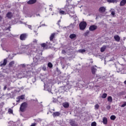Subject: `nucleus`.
Masks as SVG:
<instances>
[{
    "instance_id": "nucleus-1",
    "label": "nucleus",
    "mask_w": 126,
    "mask_h": 126,
    "mask_svg": "<svg viewBox=\"0 0 126 126\" xmlns=\"http://www.w3.org/2000/svg\"><path fill=\"white\" fill-rule=\"evenodd\" d=\"M68 0L71 1L72 0ZM68 0H66V3L64 8H62L59 9V13L61 15L66 14V13L70 11V10L71 9V8H72V5L69 4V3H68Z\"/></svg>"
},
{
    "instance_id": "nucleus-2",
    "label": "nucleus",
    "mask_w": 126,
    "mask_h": 126,
    "mask_svg": "<svg viewBox=\"0 0 126 126\" xmlns=\"http://www.w3.org/2000/svg\"><path fill=\"white\" fill-rule=\"evenodd\" d=\"M39 62H40V59H37V56L36 57H34L33 58V62L32 63L31 65L29 64H20V66L22 67H29V68H30L32 66H36V65H37V64H39Z\"/></svg>"
},
{
    "instance_id": "nucleus-3",
    "label": "nucleus",
    "mask_w": 126,
    "mask_h": 126,
    "mask_svg": "<svg viewBox=\"0 0 126 126\" xmlns=\"http://www.w3.org/2000/svg\"><path fill=\"white\" fill-rule=\"evenodd\" d=\"M27 108V103L26 102H24L21 104L20 107V110L21 112H24L25 111V109Z\"/></svg>"
},
{
    "instance_id": "nucleus-4",
    "label": "nucleus",
    "mask_w": 126,
    "mask_h": 126,
    "mask_svg": "<svg viewBox=\"0 0 126 126\" xmlns=\"http://www.w3.org/2000/svg\"><path fill=\"white\" fill-rule=\"evenodd\" d=\"M87 24L85 22H82L79 24L80 29L81 30H84L86 28Z\"/></svg>"
},
{
    "instance_id": "nucleus-5",
    "label": "nucleus",
    "mask_w": 126,
    "mask_h": 126,
    "mask_svg": "<svg viewBox=\"0 0 126 126\" xmlns=\"http://www.w3.org/2000/svg\"><path fill=\"white\" fill-rule=\"evenodd\" d=\"M26 38H27V34L26 33H23L20 36V39L21 41H25V40H26Z\"/></svg>"
},
{
    "instance_id": "nucleus-6",
    "label": "nucleus",
    "mask_w": 126,
    "mask_h": 126,
    "mask_svg": "<svg viewBox=\"0 0 126 126\" xmlns=\"http://www.w3.org/2000/svg\"><path fill=\"white\" fill-rule=\"evenodd\" d=\"M6 63H7V59H5L3 60V62H0V66H5V65H6Z\"/></svg>"
},
{
    "instance_id": "nucleus-7",
    "label": "nucleus",
    "mask_w": 126,
    "mask_h": 126,
    "mask_svg": "<svg viewBox=\"0 0 126 126\" xmlns=\"http://www.w3.org/2000/svg\"><path fill=\"white\" fill-rule=\"evenodd\" d=\"M97 28H98L97 26L93 25L89 27V30L90 31H95V30H96Z\"/></svg>"
},
{
    "instance_id": "nucleus-8",
    "label": "nucleus",
    "mask_w": 126,
    "mask_h": 126,
    "mask_svg": "<svg viewBox=\"0 0 126 126\" xmlns=\"http://www.w3.org/2000/svg\"><path fill=\"white\" fill-rule=\"evenodd\" d=\"M98 11H99V12H101V13H104V12L106 11V7H100L98 9Z\"/></svg>"
},
{
    "instance_id": "nucleus-9",
    "label": "nucleus",
    "mask_w": 126,
    "mask_h": 126,
    "mask_svg": "<svg viewBox=\"0 0 126 126\" xmlns=\"http://www.w3.org/2000/svg\"><path fill=\"white\" fill-rule=\"evenodd\" d=\"M52 115H53V117H54V118H56V117H60V116H61V112H54Z\"/></svg>"
},
{
    "instance_id": "nucleus-10",
    "label": "nucleus",
    "mask_w": 126,
    "mask_h": 126,
    "mask_svg": "<svg viewBox=\"0 0 126 126\" xmlns=\"http://www.w3.org/2000/svg\"><path fill=\"white\" fill-rule=\"evenodd\" d=\"M70 125H71V126H78V124L73 120H71L70 121Z\"/></svg>"
},
{
    "instance_id": "nucleus-11",
    "label": "nucleus",
    "mask_w": 126,
    "mask_h": 126,
    "mask_svg": "<svg viewBox=\"0 0 126 126\" xmlns=\"http://www.w3.org/2000/svg\"><path fill=\"white\" fill-rule=\"evenodd\" d=\"M13 14H12V13L11 12H8L6 15V17H7L9 19H10L12 16H13Z\"/></svg>"
},
{
    "instance_id": "nucleus-12",
    "label": "nucleus",
    "mask_w": 126,
    "mask_h": 126,
    "mask_svg": "<svg viewBox=\"0 0 126 126\" xmlns=\"http://www.w3.org/2000/svg\"><path fill=\"white\" fill-rule=\"evenodd\" d=\"M37 2V0H30L28 1V4H34L35 2Z\"/></svg>"
},
{
    "instance_id": "nucleus-13",
    "label": "nucleus",
    "mask_w": 126,
    "mask_h": 126,
    "mask_svg": "<svg viewBox=\"0 0 126 126\" xmlns=\"http://www.w3.org/2000/svg\"><path fill=\"white\" fill-rule=\"evenodd\" d=\"M114 38L115 41H116L117 42H120V41L121 40V38H120V36L118 35H115Z\"/></svg>"
},
{
    "instance_id": "nucleus-14",
    "label": "nucleus",
    "mask_w": 126,
    "mask_h": 126,
    "mask_svg": "<svg viewBox=\"0 0 126 126\" xmlns=\"http://www.w3.org/2000/svg\"><path fill=\"white\" fill-rule=\"evenodd\" d=\"M55 36H56V33L54 32L51 34V35L50 36V41H53V39L55 38Z\"/></svg>"
},
{
    "instance_id": "nucleus-15",
    "label": "nucleus",
    "mask_w": 126,
    "mask_h": 126,
    "mask_svg": "<svg viewBox=\"0 0 126 126\" xmlns=\"http://www.w3.org/2000/svg\"><path fill=\"white\" fill-rule=\"evenodd\" d=\"M63 106L64 108H68L69 107V103L67 102H64L63 103Z\"/></svg>"
},
{
    "instance_id": "nucleus-16",
    "label": "nucleus",
    "mask_w": 126,
    "mask_h": 126,
    "mask_svg": "<svg viewBox=\"0 0 126 126\" xmlns=\"http://www.w3.org/2000/svg\"><path fill=\"white\" fill-rule=\"evenodd\" d=\"M102 121H103L104 125H107V124H108V119L106 117L103 118Z\"/></svg>"
},
{
    "instance_id": "nucleus-17",
    "label": "nucleus",
    "mask_w": 126,
    "mask_h": 126,
    "mask_svg": "<svg viewBox=\"0 0 126 126\" xmlns=\"http://www.w3.org/2000/svg\"><path fill=\"white\" fill-rule=\"evenodd\" d=\"M107 2H109V3H117L118 2V0H107Z\"/></svg>"
},
{
    "instance_id": "nucleus-18",
    "label": "nucleus",
    "mask_w": 126,
    "mask_h": 126,
    "mask_svg": "<svg viewBox=\"0 0 126 126\" xmlns=\"http://www.w3.org/2000/svg\"><path fill=\"white\" fill-rule=\"evenodd\" d=\"M15 62L14 61H11L9 63L8 66L9 67H12L14 65Z\"/></svg>"
},
{
    "instance_id": "nucleus-19",
    "label": "nucleus",
    "mask_w": 126,
    "mask_h": 126,
    "mask_svg": "<svg viewBox=\"0 0 126 126\" xmlns=\"http://www.w3.org/2000/svg\"><path fill=\"white\" fill-rule=\"evenodd\" d=\"M96 71H97V69L95 68V67L93 66L92 67V72L93 74H95Z\"/></svg>"
},
{
    "instance_id": "nucleus-20",
    "label": "nucleus",
    "mask_w": 126,
    "mask_h": 126,
    "mask_svg": "<svg viewBox=\"0 0 126 126\" xmlns=\"http://www.w3.org/2000/svg\"><path fill=\"white\" fill-rule=\"evenodd\" d=\"M126 3V0H122L120 2V6H124Z\"/></svg>"
},
{
    "instance_id": "nucleus-21",
    "label": "nucleus",
    "mask_w": 126,
    "mask_h": 126,
    "mask_svg": "<svg viewBox=\"0 0 126 126\" xmlns=\"http://www.w3.org/2000/svg\"><path fill=\"white\" fill-rule=\"evenodd\" d=\"M78 52L79 53H80L81 54H84V53L86 52V50H85V49H79L78 50Z\"/></svg>"
},
{
    "instance_id": "nucleus-22",
    "label": "nucleus",
    "mask_w": 126,
    "mask_h": 126,
    "mask_svg": "<svg viewBox=\"0 0 126 126\" xmlns=\"http://www.w3.org/2000/svg\"><path fill=\"white\" fill-rule=\"evenodd\" d=\"M106 48H107V46H103V47H102L100 49V52H101V53L104 52L105 50H106Z\"/></svg>"
},
{
    "instance_id": "nucleus-23",
    "label": "nucleus",
    "mask_w": 126,
    "mask_h": 126,
    "mask_svg": "<svg viewBox=\"0 0 126 126\" xmlns=\"http://www.w3.org/2000/svg\"><path fill=\"white\" fill-rule=\"evenodd\" d=\"M76 37V34H71L69 36L70 39H74Z\"/></svg>"
},
{
    "instance_id": "nucleus-24",
    "label": "nucleus",
    "mask_w": 126,
    "mask_h": 126,
    "mask_svg": "<svg viewBox=\"0 0 126 126\" xmlns=\"http://www.w3.org/2000/svg\"><path fill=\"white\" fill-rule=\"evenodd\" d=\"M107 100L108 101L110 102V103H112V102H113V98H112V96H111L108 97Z\"/></svg>"
},
{
    "instance_id": "nucleus-25",
    "label": "nucleus",
    "mask_w": 126,
    "mask_h": 126,
    "mask_svg": "<svg viewBox=\"0 0 126 126\" xmlns=\"http://www.w3.org/2000/svg\"><path fill=\"white\" fill-rule=\"evenodd\" d=\"M107 94L104 93L103 94H102L101 98H102L103 99H105V98H107Z\"/></svg>"
},
{
    "instance_id": "nucleus-26",
    "label": "nucleus",
    "mask_w": 126,
    "mask_h": 126,
    "mask_svg": "<svg viewBox=\"0 0 126 126\" xmlns=\"http://www.w3.org/2000/svg\"><path fill=\"white\" fill-rule=\"evenodd\" d=\"M47 65L48 67H50V68H52V67H53V64L50 62L48 63Z\"/></svg>"
},
{
    "instance_id": "nucleus-27",
    "label": "nucleus",
    "mask_w": 126,
    "mask_h": 126,
    "mask_svg": "<svg viewBox=\"0 0 126 126\" xmlns=\"http://www.w3.org/2000/svg\"><path fill=\"white\" fill-rule=\"evenodd\" d=\"M20 99H21V100H24L25 99V95H22L20 96H19Z\"/></svg>"
},
{
    "instance_id": "nucleus-28",
    "label": "nucleus",
    "mask_w": 126,
    "mask_h": 126,
    "mask_svg": "<svg viewBox=\"0 0 126 126\" xmlns=\"http://www.w3.org/2000/svg\"><path fill=\"white\" fill-rule=\"evenodd\" d=\"M110 119L112 120V121H115V120H116V116L114 115H112L110 117Z\"/></svg>"
},
{
    "instance_id": "nucleus-29",
    "label": "nucleus",
    "mask_w": 126,
    "mask_h": 126,
    "mask_svg": "<svg viewBox=\"0 0 126 126\" xmlns=\"http://www.w3.org/2000/svg\"><path fill=\"white\" fill-rule=\"evenodd\" d=\"M8 112L9 114H13V110H12V109H11V108H9L8 109Z\"/></svg>"
},
{
    "instance_id": "nucleus-30",
    "label": "nucleus",
    "mask_w": 126,
    "mask_h": 126,
    "mask_svg": "<svg viewBox=\"0 0 126 126\" xmlns=\"http://www.w3.org/2000/svg\"><path fill=\"white\" fill-rule=\"evenodd\" d=\"M94 109L95 110H98L99 109V104H96L94 105Z\"/></svg>"
},
{
    "instance_id": "nucleus-31",
    "label": "nucleus",
    "mask_w": 126,
    "mask_h": 126,
    "mask_svg": "<svg viewBox=\"0 0 126 126\" xmlns=\"http://www.w3.org/2000/svg\"><path fill=\"white\" fill-rule=\"evenodd\" d=\"M74 26H75V24H71V25H70L69 27L70 28H74Z\"/></svg>"
},
{
    "instance_id": "nucleus-32",
    "label": "nucleus",
    "mask_w": 126,
    "mask_h": 126,
    "mask_svg": "<svg viewBox=\"0 0 126 126\" xmlns=\"http://www.w3.org/2000/svg\"><path fill=\"white\" fill-rule=\"evenodd\" d=\"M126 102L125 101V102H124L123 104H122L121 105V107H122V108H124V107H126Z\"/></svg>"
},
{
    "instance_id": "nucleus-33",
    "label": "nucleus",
    "mask_w": 126,
    "mask_h": 126,
    "mask_svg": "<svg viewBox=\"0 0 126 126\" xmlns=\"http://www.w3.org/2000/svg\"><path fill=\"white\" fill-rule=\"evenodd\" d=\"M96 125L97 124L96 123V122H94L92 123L91 126H96Z\"/></svg>"
},
{
    "instance_id": "nucleus-34",
    "label": "nucleus",
    "mask_w": 126,
    "mask_h": 126,
    "mask_svg": "<svg viewBox=\"0 0 126 126\" xmlns=\"http://www.w3.org/2000/svg\"><path fill=\"white\" fill-rule=\"evenodd\" d=\"M46 46H47V44L46 43H42L41 44V47H42L43 48H45Z\"/></svg>"
},
{
    "instance_id": "nucleus-35",
    "label": "nucleus",
    "mask_w": 126,
    "mask_h": 126,
    "mask_svg": "<svg viewBox=\"0 0 126 126\" xmlns=\"http://www.w3.org/2000/svg\"><path fill=\"white\" fill-rule=\"evenodd\" d=\"M121 71H123V68H119V70L117 69V72H121Z\"/></svg>"
},
{
    "instance_id": "nucleus-36",
    "label": "nucleus",
    "mask_w": 126,
    "mask_h": 126,
    "mask_svg": "<svg viewBox=\"0 0 126 126\" xmlns=\"http://www.w3.org/2000/svg\"><path fill=\"white\" fill-rule=\"evenodd\" d=\"M89 34V31H87L85 33V36H87Z\"/></svg>"
},
{
    "instance_id": "nucleus-37",
    "label": "nucleus",
    "mask_w": 126,
    "mask_h": 126,
    "mask_svg": "<svg viewBox=\"0 0 126 126\" xmlns=\"http://www.w3.org/2000/svg\"><path fill=\"white\" fill-rule=\"evenodd\" d=\"M28 27L29 29H30L31 30H32V26L31 25H28Z\"/></svg>"
},
{
    "instance_id": "nucleus-38",
    "label": "nucleus",
    "mask_w": 126,
    "mask_h": 126,
    "mask_svg": "<svg viewBox=\"0 0 126 126\" xmlns=\"http://www.w3.org/2000/svg\"><path fill=\"white\" fill-rule=\"evenodd\" d=\"M42 69L43 70L46 71L47 70V68H46V66H43V67H42Z\"/></svg>"
},
{
    "instance_id": "nucleus-39",
    "label": "nucleus",
    "mask_w": 126,
    "mask_h": 126,
    "mask_svg": "<svg viewBox=\"0 0 126 126\" xmlns=\"http://www.w3.org/2000/svg\"><path fill=\"white\" fill-rule=\"evenodd\" d=\"M106 109H107V110H110V109H111V106L108 105V106L106 107Z\"/></svg>"
},
{
    "instance_id": "nucleus-40",
    "label": "nucleus",
    "mask_w": 126,
    "mask_h": 126,
    "mask_svg": "<svg viewBox=\"0 0 126 126\" xmlns=\"http://www.w3.org/2000/svg\"><path fill=\"white\" fill-rule=\"evenodd\" d=\"M111 15L114 16L115 15V11L111 12Z\"/></svg>"
},
{
    "instance_id": "nucleus-41",
    "label": "nucleus",
    "mask_w": 126,
    "mask_h": 126,
    "mask_svg": "<svg viewBox=\"0 0 126 126\" xmlns=\"http://www.w3.org/2000/svg\"><path fill=\"white\" fill-rule=\"evenodd\" d=\"M20 98L19 97L18 98H17L16 102H20Z\"/></svg>"
},
{
    "instance_id": "nucleus-42",
    "label": "nucleus",
    "mask_w": 126,
    "mask_h": 126,
    "mask_svg": "<svg viewBox=\"0 0 126 126\" xmlns=\"http://www.w3.org/2000/svg\"><path fill=\"white\" fill-rule=\"evenodd\" d=\"M37 40H36V39H34V40H33V43H37Z\"/></svg>"
},
{
    "instance_id": "nucleus-43",
    "label": "nucleus",
    "mask_w": 126,
    "mask_h": 126,
    "mask_svg": "<svg viewBox=\"0 0 126 126\" xmlns=\"http://www.w3.org/2000/svg\"><path fill=\"white\" fill-rule=\"evenodd\" d=\"M3 90H6V86H5L3 88Z\"/></svg>"
},
{
    "instance_id": "nucleus-44",
    "label": "nucleus",
    "mask_w": 126,
    "mask_h": 126,
    "mask_svg": "<svg viewBox=\"0 0 126 126\" xmlns=\"http://www.w3.org/2000/svg\"><path fill=\"white\" fill-rule=\"evenodd\" d=\"M62 53H63V54H65V51H64V50H62Z\"/></svg>"
},
{
    "instance_id": "nucleus-45",
    "label": "nucleus",
    "mask_w": 126,
    "mask_h": 126,
    "mask_svg": "<svg viewBox=\"0 0 126 126\" xmlns=\"http://www.w3.org/2000/svg\"><path fill=\"white\" fill-rule=\"evenodd\" d=\"M48 91L49 92H51L52 91V90H51V89H49L48 90Z\"/></svg>"
},
{
    "instance_id": "nucleus-46",
    "label": "nucleus",
    "mask_w": 126,
    "mask_h": 126,
    "mask_svg": "<svg viewBox=\"0 0 126 126\" xmlns=\"http://www.w3.org/2000/svg\"><path fill=\"white\" fill-rule=\"evenodd\" d=\"M1 19H2V17L0 16V21H1Z\"/></svg>"
},
{
    "instance_id": "nucleus-47",
    "label": "nucleus",
    "mask_w": 126,
    "mask_h": 126,
    "mask_svg": "<svg viewBox=\"0 0 126 126\" xmlns=\"http://www.w3.org/2000/svg\"><path fill=\"white\" fill-rule=\"evenodd\" d=\"M0 92H1V87L0 85Z\"/></svg>"
},
{
    "instance_id": "nucleus-48",
    "label": "nucleus",
    "mask_w": 126,
    "mask_h": 126,
    "mask_svg": "<svg viewBox=\"0 0 126 126\" xmlns=\"http://www.w3.org/2000/svg\"><path fill=\"white\" fill-rule=\"evenodd\" d=\"M57 71L59 72V73H61V71L60 70H57Z\"/></svg>"
},
{
    "instance_id": "nucleus-49",
    "label": "nucleus",
    "mask_w": 126,
    "mask_h": 126,
    "mask_svg": "<svg viewBox=\"0 0 126 126\" xmlns=\"http://www.w3.org/2000/svg\"><path fill=\"white\" fill-rule=\"evenodd\" d=\"M49 10H50V11H52V10H53L52 9V8H50Z\"/></svg>"
},
{
    "instance_id": "nucleus-50",
    "label": "nucleus",
    "mask_w": 126,
    "mask_h": 126,
    "mask_svg": "<svg viewBox=\"0 0 126 126\" xmlns=\"http://www.w3.org/2000/svg\"><path fill=\"white\" fill-rule=\"evenodd\" d=\"M33 80H34L33 82H34V81H36V80H35V78H34L33 79Z\"/></svg>"
},
{
    "instance_id": "nucleus-51",
    "label": "nucleus",
    "mask_w": 126,
    "mask_h": 126,
    "mask_svg": "<svg viewBox=\"0 0 126 126\" xmlns=\"http://www.w3.org/2000/svg\"><path fill=\"white\" fill-rule=\"evenodd\" d=\"M124 84L126 85V80L124 82Z\"/></svg>"
},
{
    "instance_id": "nucleus-52",
    "label": "nucleus",
    "mask_w": 126,
    "mask_h": 126,
    "mask_svg": "<svg viewBox=\"0 0 126 126\" xmlns=\"http://www.w3.org/2000/svg\"><path fill=\"white\" fill-rule=\"evenodd\" d=\"M50 6H53V5H50Z\"/></svg>"
},
{
    "instance_id": "nucleus-53",
    "label": "nucleus",
    "mask_w": 126,
    "mask_h": 126,
    "mask_svg": "<svg viewBox=\"0 0 126 126\" xmlns=\"http://www.w3.org/2000/svg\"><path fill=\"white\" fill-rule=\"evenodd\" d=\"M59 22H61V21H60V20H59Z\"/></svg>"
},
{
    "instance_id": "nucleus-54",
    "label": "nucleus",
    "mask_w": 126,
    "mask_h": 126,
    "mask_svg": "<svg viewBox=\"0 0 126 126\" xmlns=\"http://www.w3.org/2000/svg\"><path fill=\"white\" fill-rule=\"evenodd\" d=\"M47 45H48L49 46H50V44H47Z\"/></svg>"
},
{
    "instance_id": "nucleus-55",
    "label": "nucleus",
    "mask_w": 126,
    "mask_h": 126,
    "mask_svg": "<svg viewBox=\"0 0 126 126\" xmlns=\"http://www.w3.org/2000/svg\"><path fill=\"white\" fill-rule=\"evenodd\" d=\"M52 15H54V14H52Z\"/></svg>"
},
{
    "instance_id": "nucleus-56",
    "label": "nucleus",
    "mask_w": 126,
    "mask_h": 126,
    "mask_svg": "<svg viewBox=\"0 0 126 126\" xmlns=\"http://www.w3.org/2000/svg\"><path fill=\"white\" fill-rule=\"evenodd\" d=\"M43 26H45V25H42Z\"/></svg>"
},
{
    "instance_id": "nucleus-57",
    "label": "nucleus",
    "mask_w": 126,
    "mask_h": 126,
    "mask_svg": "<svg viewBox=\"0 0 126 126\" xmlns=\"http://www.w3.org/2000/svg\"><path fill=\"white\" fill-rule=\"evenodd\" d=\"M53 111H55V109H53Z\"/></svg>"
}]
</instances>
